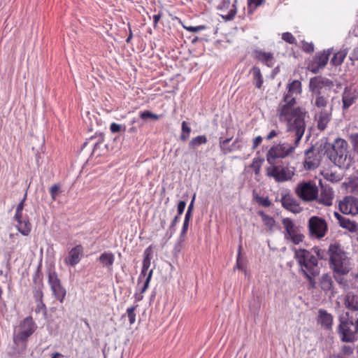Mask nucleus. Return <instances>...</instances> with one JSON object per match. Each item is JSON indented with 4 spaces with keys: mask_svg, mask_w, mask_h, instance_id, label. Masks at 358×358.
<instances>
[{
    "mask_svg": "<svg viewBox=\"0 0 358 358\" xmlns=\"http://www.w3.org/2000/svg\"><path fill=\"white\" fill-rule=\"evenodd\" d=\"M281 203L282 206L285 209L294 213H298L300 212L301 208L297 203V201L289 194L282 196Z\"/></svg>",
    "mask_w": 358,
    "mask_h": 358,
    "instance_id": "nucleus-20",
    "label": "nucleus"
},
{
    "mask_svg": "<svg viewBox=\"0 0 358 358\" xmlns=\"http://www.w3.org/2000/svg\"><path fill=\"white\" fill-rule=\"evenodd\" d=\"M180 221V217L179 215L175 216V217L173 219L171 225L169 229V231L170 233V237L172 236V235L175 233L176 231V227L178 224V223Z\"/></svg>",
    "mask_w": 358,
    "mask_h": 358,
    "instance_id": "nucleus-46",
    "label": "nucleus"
},
{
    "mask_svg": "<svg viewBox=\"0 0 358 358\" xmlns=\"http://www.w3.org/2000/svg\"><path fill=\"white\" fill-rule=\"evenodd\" d=\"M254 198L257 203L264 207H269L271 205V202L268 199V197H264L259 196L258 194H255Z\"/></svg>",
    "mask_w": 358,
    "mask_h": 358,
    "instance_id": "nucleus-40",
    "label": "nucleus"
},
{
    "mask_svg": "<svg viewBox=\"0 0 358 358\" xmlns=\"http://www.w3.org/2000/svg\"><path fill=\"white\" fill-rule=\"evenodd\" d=\"M317 96L315 99V106L319 108L325 109L329 103L328 97L324 96L320 94H316Z\"/></svg>",
    "mask_w": 358,
    "mask_h": 358,
    "instance_id": "nucleus-34",
    "label": "nucleus"
},
{
    "mask_svg": "<svg viewBox=\"0 0 358 358\" xmlns=\"http://www.w3.org/2000/svg\"><path fill=\"white\" fill-rule=\"evenodd\" d=\"M350 140L354 149L358 152V133L352 134L350 136Z\"/></svg>",
    "mask_w": 358,
    "mask_h": 358,
    "instance_id": "nucleus-52",
    "label": "nucleus"
},
{
    "mask_svg": "<svg viewBox=\"0 0 358 358\" xmlns=\"http://www.w3.org/2000/svg\"><path fill=\"white\" fill-rule=\"evenodd\" d=\"M251 72L252 73L253 75V81L256 87L259 89L261 88L264 80L261 73L260 69L259 67L254 66L252 69Z\"/></svg>",
    "mask_w": 358,
    "mask_h": 358,
    "instance_id": "nucleus-27",
    "label": "nucleus"
},
{
    "mask_svg": "<svg viewBox=\"0 0 358 358\" xmlns=\"http://www.w3.org/2000/svg\"><path fill=\"white\" fill-rule=\"evenodd\" d=\"M13 220L17 222L15 227L23 236H28L31 231V224L29 216L27 214H15Z\"/></svg>",
    "mask_w": 358,
    "mask_h": 358,
    "instance_id": "nucleus-14",
    "label": "nucleus"
},
{
    "mask_svg": "<svg viewBox=\"0 0 358 358\" xmlns=\"http://www.w3.org/2000/svg\"><path fill=\"white\" fill-rule=\"evenodd\" d=\"M288 92L286 94L282 101L279 103L277 113L278 117H280L281 110L283 107H286L289 109V113L292 119L296 117L301 112L304 113L302 115V118L305 120L307 115V111L305 108L301 107H296V98L293 96L295 94H299L301 92V83L298 80H294L290 83L288 86Z\"/></svg>",
    "mask_w": 358,
    "mask_h": 358,
    "instance_id": "nucleus-3",
    "label": "nucleus"
},
{
    "mask_svg": "<svg viewBox=\"0 0 358 358\" xmlns=\"http://www.w3.org/2000/svg\"><path fill=\"white\" fill-rule=\"evenodd\" d=\"M148 249H146L145 251V257H144L143 261L142 270L138 278V285L141 284V281L143 280L144 278L147 277L148 273L150 271H148V269L150 266V258L149 257V254L148 253Z\"/></svg>",
    "mask_w": 358,
    "mask_h": 358,
    "instance_id": "nucleus-22",
    "label": "nucleus"
},
{
    "mask_svg": "<svg viewBox=\"0 0 358 358\" xmlns=\"http://www.w3.org/2000/svg\"><path fill=\"white\" fill-rule=\"evenodd\" d=\"M207 143V138L204 135L198 136L195 138H193L189 143V149H195L201 145L206 144Z\"/></svg>",
    "mask_w": 358,
    "mask_h": 358,
    "instance_id": "nucleus-31",
    "label": "nucleus"
},
{
    "mask_svg": "<svg viewBox=\"0 0 358 358\" xmlns=\"http://www.w3.org/2000/svg\"><path fill=\"white\" fill-rule=\"evenodd\" d=\"M319 323L322 327L325 329H329L331 328L333 317L331 314L328 313L326 310L320 309L319 310Z\"/></svg>",
    "mask_w": 358,
    "mask_h": 358,
    "instance_id": "nucleus-21",
    "label": "nucleus"
},
{
    "mask_svg": "<svg viewBox=\"0 0 358 358\" xmlns=\"http://www.w3.org/2000/svg\"><path fill=\"white\" fill-rule=\"evenodd\" d=\"M265 0H248L249 6H254L255 8L262 4Z\"/></svg>",
    "mask_w": 358,
    "mask_h": 358,
    "instance_id": "nucleus-56",
    "label": "nucleus"
},
{
    "mask_svg": "<svg viewBox=\"0 0 358 358\" xmlns=\"http://www.w3.org/2000/svg\"><path fill=\"white\" fill-rule=\"evenodd\" d=\"M60 189H61V187H60L59 185H57V184H55V185H52L50 188V194L51 195V197H52V200H54V201L56 200L57 196L61 192Z\"/></svg>",
    "mask_w": 358,
    "mask_h": 358,
    "instance_id": "nucleus-43",
    "label": "nucleus"
},
{
    "mask_svg": "<svg viewBox=\"0 0 358 358\" xmlns=\"http://www.w3.org/2000/svg\"><path fill=\"white\" fill-rule=\"evenodd\" d=\"M137 307H138V305H135V306H130L127 309V317L129 318V324L131 325L134 324L136 322L135 310Z\"/></svg>",
    "mask_w": 358,
    "mask_h": 358,
    "instance_id": "nucleus-39",
    "label": "nucleus"
},
{
    "mask_svg": "<svg viewBox=\"0 0 358 358\" xmlns=\"http://www.w3.org/2000/svg\"><path fill=\"white\" fill-rule=\"evenodd\" d=\"M295 174V168L289 164H271L266 169V175L274 179L276 182H285L292 179Z\"/></svg>",
    "mask_w": 358,
    "mask_h": 358,
    "instance_id": "nucleus-6",
    "label": "nucleus"
},
{
    "mask_svg": "<svg viewBox=\"0 0 358 358\" xmlns=\"http://www.w3.org/2000/svg\"><path fill=\"white\" fill-rule=\"evenodd\" d=\"M324 154L335 165L341 167L348 157V142L341 138H337L332 143H325L324 145Z\"/></svg>",
    "mask_w": 358,
    "mask_h": 358,
    "instance_id": "nucleus-5",
    "label": "nucleus"
},
{
    "mask_svg": "<svg viewBox=\"0 0 358 358\" xmlns=\"http://www.w3.org/2000/svg\"><path fill=\"white\" fill-rule=\"evenodd\" d=\"M315 255L312 251L305 249H295L294 257L300 266V271L303 273L319 274L320 266L318 264V258L320 256V249L314 248L313 249Z\"/></svg>",
    "mask_w": 358,
    "mask_h": 358,
    "instance_id": "nucleus-4",
    "label": "nucleus"
},
{
    "mask_svg": "<svg viewBox=\"0 0 358 358\" xmlns=\"http://www.w3.org/2000/svg\"><path fill=\"white\" fill-rule=\"evenodd\" d=\"M152 275V270H150L146 278H144L141 282H143V286L139 289V292L143 294L148 288L150 282Z\"/></svg>",
    "mask_w": 358,
    "mask_h": 358,
    "instance_id": "nucleus-41",
    "label": "nucleus"
},
{
    "mask_svg": "<svg viewBox=\"0 0 358 358\" xmlns=\"http://www.w3.org/2000/svg\"><path fill=\"white\" fill-rule=\"evenodd\" d=\"M236 13V10L231 9L229 12V13L226 16H223V17L224 19H226L227 20H231L234 17Z\"/></svg>",
    "mask_w": 358,
    "mask_h": 358,
    "instance_id": "nucleus-57",
    "label": "nucleus"
},
{
    "mask_svg": "<svg viewBox=\"0 0 358 358\" xmlns=\"http://www.w3.org/2000/svg\"><path fill=\"white\" fill-rule=\"evenodd\" d=\"M231 141V138H227L223 141H220V145L222 149H223Z\"/></svg>",
    "mask_w": 358,
    "mask_h": 358,
    "instance_id": "nucleus-64",
    "label": "nucleus"
},
{
    "mask_svg": "<svg viewBox=\"0 0 358 358\" xmlns=\"http://www.w3.org/2000/svg\"><path fill=\"white\" fill-rule=\"evenodd\" d=\"M152 115V112L149 110H145L140 113V117L143 120H146L148 118H150Z\"/></svg>",
    "mask_w": 358,
    "mask_h": 358,
    "instance_id": "nucleus-58",
    "label": "nucleus"
},
{
    "mask_svg": "<svg viewBox=\"0 0 358 358\" xmlns=\"http://www.w3.org/2000/svg\"><path fill=\"white\" fill-rule=\"evenodd\" d=\"M339 209L345 215L358 214V199L350 196H345L343 201L339 202Z\"/></svg>",
    "mask_w": 358,
    "mask_h": 358,
    "instance_id": "nucleus-13",
    "label": "nucleus"
},
{
    "mask_svg": "<svg viewBox=\"0 0 358 358\" xmlns=\"http://www.w3.org/2000/svg\"><path fill=\"white\" fill-rule=\"evenodd\" d=\"M302 48L306 52L308 53H310L314 51V45L312 43L303 42Z\"/></svg>",
    "mask_w": 358,
    "mask_h": 358,
    "instance_id": "nucleus-51",
    "label": "nucleus"
},
{
    "mask_svg": "<svg viewBox=\"0 0 358 358\" xmlns=\"http://www.w3.org/2000/svg\"><path fill=\"white\" fill-rule=\"evenodd\" d=\"M264 162V159L262 157H255L253 159L250 168L253 170L255 176H258L260 174L261 167Z\"/></svg>",
    "mask_w": 358,
    "mask_h": 358,
    "instance_id": "nucleus-33",
    "label": "nucleus"
},
{
    "mask_svg": "<svg viewBox=\"0 0 358 358\" xmlns=\"http://www.w3.org/2000/svg\"><path fill=\"white\" fill-rule=\"evenodd\" d=\"M308 230L312 238H322L327 231L328 227L326 221L320 217L312 216L308 220Z\"/></svg>",
    "mask_w": 358,
    "mask_h": 358,
    "instance_id": "nucleus-10",
    "label": "nucleus"
},
{
    "mask_svg": "<svg viewBox=\"0 0 358 358\" xmlns=\"http://www.w3.org/2000/svg\"><path fill=\"white\" fill-rule=\"evenodd\" d=\"M345 304L346 308L351 310H358V296L348 293L345 296Z\"/></svg>",
    "mask_w": 358,
    "mask_h": 358,
    "instance_id": "nucleus-23",
    "label": "nucleus"
},
{
    "mask_svg": "<svg viewBox=\"0 0 358 358\" xmlns=\"http://www.w3.org/2000/svg\"><path fill=\"white\" fill-rule=\"evenodd\" d=\"M295 193L303 201H311L317 199L318 187L311 181L302 182L296 186Z\"/></svg>",
    "mask_w": 358,
    "mask_h": 358,
    "instance_id": "nucleus-8",
    "label": "nucleus"
},
{
    "mask_svg": "<svg viewBox=\"0 0 358 358\" xmlns=\"http://www.w3.org/2000/svg\"><path fill=\"white\" fill-rule=\"evenodd\" d=\"M255 57L268 67H273L275 60L273 54L271 52H264L261 50L254 51Z\"/></svg>",
    "mask_w": 358,
    "mask_h": 358,
    "instance_id": "nucleus-19",
    "label": "nucleus"
},
{
    "mask_svg": "<svg viewBox=\"0 0 358 358\" xmlns=\"http://www.w3.org/2000/svg\"><path fill=\"white\" fill-rule=\"evenodd\" d=\"M83 252V247L80 245L73 248L69 251L68 256L64 259L65 264L71 266H74L78 264L80 261Z\"/></svg>",
    "mask_w": 358,
    "mask_h": 358,
    "instance_id": "nucleus-17",
    "label": "nucleus"
},
{
    "mask_svg": "<svg viewBox=\"0 0 358 358\" xmlns=\"http://www.w3.org/2000/svg\"><path fill=\"white\" fill-rule=\"evenodd\" d=\"M332 106L329 110L322 109L318 114H316L315 117L317 121V127L319 130L323 131L327 128L328 123L331 117Z\"/></svg>",
    "mask_w": 358,
    "mask_h": 358,
    "instance_id": "nucleus-16",
    "label": "nucleus"
},
{
    "mask_svg": "<svg viewBox=\"0 0 358 358\" xmlns=\"http://www.w3.org/2000/svg\"><path fill=\"white\" fill-rule=\"evenodd\" d=\"M346 55L347 52H345V50L339 51L334 54V57L331 60V63L334 66H339L343 63Z\"/></svg>",
    "mask_w": 358,
    "mask_h": 358,
    "instance_id": "nucleus-35",
    "label": "nucleus"
},
{
    "mask_svg": "<svg viewBox=\"0 0 358 358\" xmlns=\"http://www.w3.org/2000/svg\"><path fill=\"white\" fill-rule=\"evenodd\" d=\"M99 259L103 266L110 268L114 263L115 257L113 253L105 252L100 255Z\"/></svg>",
    "mask_w": 358,
    "mask_h": 358,
    "instance_id": "nucleus-25",
    "label": "nucleus"
},
{
    "mask_svg": "<svg viewBox=\"0 0 358 358\" xmlns=\"http://www.w3.org/2000/svg\"><path fill=\"white\" fill-rule=\"evenodd\" d=\"M334 215L337 220L338 224L343 228L346 229L350 232H355L358 230L357 222L350 220L345 216L341 215L338 212H334Z\"/></svg>",
    "mask_w": 358,
    "mask_h": 358,
    "instance_id": "nucleus-18",
    "label": "nucleus"
},
{
    "mask_svg": "<svg viewBox=\"0 0 358 358\" xmlns=\"http://www.w3.org/2000/svg\"><path fill=\"white\" fill-rule=\"evenodd\" d=\"M339 333L341 340L344 342L351 343L358 338V319L353 322L352 320L347 318L341 319L339 325Z\"/></svg>",
    "mask_w": 358,
    "mask_h": 358,
    "instance_id": "nucleus-7",
    "label": "nucleus"
},
{
    "mask_svg": "<svg viewBox=\"0 0 358 358\" xmlns=\"http://www.w3.org/2000/svg\"><path fill=\"white\" fill-rule=\"evenodd\" d=\"M34 296L36 300H41L43 297V292L40 287H38V289L35 291Z\"/></svg>",
    "mask_w": 358,
    "mask_h": 358,
    "instance_id": "nucleus-59",
    "label": "nucleus"
},
{
    "mask_svg": "<svg viewBox=\"0 0 358 358\" xmlns=\"http://www.w3.org/2000/svg\"><path fill=\"white\" fill-rule=\"evenodd\" d=\"M334 87V83L329 79L321 76H315L310 80L309 88L314 94H320L324 87L331 89Z\"/></svg>",
    "mask_w": 358,
    "mask_h": 358,
    "instance_id": "nucleus-15",
    "label": "nucleus"
},
{
    "mask_svg": "<svg viewBox=\"0 0 358 358\" xmlns=\"http://www.w3.org/2000/svg\"><path fill=\"white\" fill-rule=\"evenodd\" d=\"M282 224L285 229V238L297 245L303 241L304 236L299 231V227L290 218H283Z\"/></svg>",
    "mask_w": 358,
    "mask_h": 358,
    "instance_id": "nucleus-9",
    "label": "nucleus"
},
{
    "mask_svg": "<svg viewBox=\"0 0 358 358\" xmlns=\"http://www.w3.org/2000/svg\"><path fill=\"white\" fill-rule=\"evenodd\" d=\"M186 206V202L184 201H180L178 203L177 210H178V215L179 217L183 213L184 210Z\"/></svg>",
    "mask_w": 358,
    "mask_h": 358,
    "instance_id": "nucleus-54",
    "label": "nucleus"
},
{
    "mask_svg": "<svg viewBox=\"0 0 358 358\" xmlns=\"http://www.w3.org/2000/svg\"><path fill=\"white\" fill-rule=\"evenodd\" d=\"M189 222H183L182 228L176 245V248H180L181 243L185 241V236L189 228Z\"/></svg>",
    "mask_w": 358,
    "mask_h": 358,
    "instance_id": "nucleus-37",
    "label": "nucleus"
},
{
    "mask_svg": "<svg viewBox=\"0 0 358 358\" xmlns=\"http://www.w3.org/2000/svg\"><path fill=\"white\" fill-rule=\"evenodd\" d=\"M318 274H310V273H305L303 275L307 278L309 285L310 287L313 288L315 287L316 282L314 279L315 276H317Z\"/></svg>",
    "mask_w": 358,
    "mask_h": 358,
    "instance_id": "nucleus-48",
    "label": "nucleus"
},
{
    "mask_svg": "<svg viewBox=\"0 0 358 358\" xmlns=\"http://www.w3.org/2000/svg\"><path fill=\"white\" fill-rule=\"evenodd\" d=\"M184 28L190 32L196 33L200 31L204 30L206 29V26H204V25H199V26H196V27L184 26Z\"/></svg>",
    "mask_w": 358,
    "mask_h": 358,
    "instance_id": "nucleus-47",
    "label": "nucleus"
},
{
    "mask_svg": "<svg viewBox=\"0 0 358 358\" xmlns=\"http://www.w3.org/2000/svg\"><path fill=\"white\" fill-rule=\"evenodd\" d=\"M36 326L31 317H26L20 324V331L15 336L14 340L25 341L35 331Z\"/></svg>",
    "mask_w": 358,
    "mask_h": 358,
    "instance_id": "nucleus-12",
    "label": "nucleus"
},
{
    "mask_svg": "<svg viewBox=\"0 0 358 358\" xmlns=\"http://www.w3.org/2000/svg\"><path fill=\"white\" fill-rule=\"evenodd\" d=\"M330 54L331 52L329 50L327 52L324 51V52L317 55L315 57L314 61H315L316 63L320 65V66L324 68L328 62Z\"/></svg>",
    "mask_w": 358,
    "mask_h": 358,
    "instance_id": "nucleus-30",
    "label": "nucleus"
},
{
    "mask_svg": "<svg viewBox=\"0 0 358 358\" xmlns=\"http://www.w3.org/2000/svg\"><path fill=\"white\" fill-rule=\"evenodd\" d=\"M278 135V132L275 130H272L268 133L266 136V140L270 141Z\"/></svg>",
    "mask_w": 358,
    "mask_h": 358,
    "instance_id": "nucleus-60",
    "label": "nucleus"
},
{
    "mask_svg": "<svg viewBox=\"0 0 358 358\" xmlns=\"http://www.w3.org/2000/svg\"><path fill=\"white\" fill-rule=\"evenodd\" d=\"M26 199H27V194H24L23 199L21 200V201L17 206L15 214L23 213V210H24V201H25Z\"/></svg>",
    "mask_w": 358,
    "mask_h": 358,
    "instance_id": "nucleus-49",
    "label": "nucleus"
},
{
    "mask_svg": "<svg viewBox=\"0 0 358 358\" xmlns=\"http://www.w3.org/2000/svg\"><path fill=\"white\" fill-rule=\"evenodd\" d=\"M262 142V136H258L255 137L253 139L252 149L255 150L261 144Z\"/></svg>",
    "mask_w": 358,
    "mask_h": 358,
    "instance_id": "nucleus-55",
    "label": "nucleus"
},
{
    "mask_svg": "<svg viewBox=\"0 0 358 358\" xmlns=\"http://www.w3.org/2000/svg\"><path fill=\"white\" fill-rule=\"evenodd\" d=\"M110 129L112 133H117L120 131H125L126 126L113 122L110 126Z\"/></svg>",
    "mask_w": 358,
    "mask_h": 358,
    "instance_id": "nucleus-44",
    "label": "nucleus"
},
{
    "mask_svg": "<svg viewBox=\"0 0 358 358\" xmlns=\"http://www.w3.org/2000/svg\"><path fill=\"white\" fill-rule=\"evenodd\" d=\"M61 282L57 273L55 271H50L48 273V284L51 290Z\"/></svg>",
    "mask_w": 358,
    "mask_h": 358,
    "instance_id": "nucleus-36",
    "label": "nucleus"
},
{
    "mask_svg": "<svg viewBox=\"0 0 358 358\" xmlns=\"http://www.w3.org/2000/svg\"><path fill=\"white\" fill-rule=\"evenodd\" d=\"M103 145V141H99V142L96 143L94 145L92 154L96 155V156H99L102 155V152L101 151H99V150L101 148V145Z\"/></svg>",
    "mask_w": 358,
    "mask_h": 358,
    "instance_id": "nucleus-50",
    "label": "nucleus"
},
{
    "mask_svg": "<svg viewBox=\"0 0 358 358\" xmlns=\"http://www.w3.org/2000/svg\"><path fill=\"white\" fill-rule=\"evenodd\" d=\"M54 296L59 300L61 303L63 302L66 291L60 282L57 286L52 289Z\"/></svg>",
    "mask_w": 358,
    "mask_h": 358,
    "instance_id": "nucleus-28",
    "label": "nucleus"
},
{
    "mask_svg": "<svg viewBox=\"0 0 358 358\" xmlns=\"http://www.w3.org/2000/svg\"><path fill=\"white\" fill-rule=\"evenodd\" d=\"M333 281L331 277L326 273L323 274L320 278V286L324 291H329L332 287Z\"/></svg>",
    "mask_w": 358,
    "mask_h": 358,
    "instance_id": "nucleus-29",
    "label": "nucleus"
},
{
    "mask_svg": "<svg viewBox=\"0 0 358 358\" xmlns=\"http://www.w3.org/2000/svg\"><path fill=\"white\" fill-rule=\"evenodd\" d=\"M41 265L39 264L36 271L35 272L34 276H33V281L36 285H38V286L43 285V278H42V273L41 271Z\"/></svg>",
    "mask_w": 358,
    "mask_h": 358,
    "instance_id": "nucleus-42",
    "label": "nucleus"
},
{
    "mask_svg": "<svg viewBox=\"0 0 358 358\" xmlns=\"http://www.w3.org/2000/svg\"><path fill=\"white\" fill-rule=\"evenodd\" d=\"M303 113H300L294 119L289 117V109L283 107L279 120L286 122V130L288 133L289 141L280 143L272 146L266 154V160L270 164L274 163L277 158H285L292 154L299 146L306 129V120L302 118Z\"/></svg>",
    "mask_w": 358,
    "mask_h": 358,
    "instance_id": "nucleus-1",
    "label": "nucleus"
},
{
    "mask_svg": "<svg viewBox=\"0 0 358 358\" xmlns=\"http://www.w3.org/2000/svg\"><path fill=\"white\" fill-rule=\"evenodd\" d=\"M322 153L318 148L311 146L305 151L304 166L306 169H314L320 163Z\"/></svg>",
    "mask_w": 358,
    "mask_h": 358,
    "instance_id": "nucleus-11",
    "label": "nucleus"
},
{
    "mask_svg": "<svg viewBox=\"0 0 358 358\" xmlns=\"http://www.w3.org/2000/svg\"><path fill=\"white\" fill-rule=\"evenodd\" d=\"M308 69L313 73H317L319 72L320 69L323 68L322 66H320V65L317 64L315 61H313L312 64L309 66Z\"/></svg>",
    "mask_w": 358,
    "mask_h": 358,
    "instance_id": "nucleus-53",
    "label": "nucleus"
},
{
    "mask_svg": "<svg viewBox=\"0 0 358 358\" xmlns=\"http://www.w3.org/2000/svg\"><path fill=\"white\" fill-rule=\"evenodd\" d=\"M318 199L320 203L331 206L332 204L333 192L331 189H323Z\"/></svg>",
    "mask_w": 358,
    "mask_h": 358,
    "instance_id": "nucleus-24",
    "label": "nucleus"
},
{
    "mask_svg": "<svg viewBox=\"0 0 358 358\" xmlns=\"http://www.w3.org/2000/svg\"><path fill=\"white\" fill-rule=\"evenodd\" d=\"M134 298H135V301L138 302L143 299V294L141 293L140 292H137L134 294Z\"/></svg>",
    "mask_w": 358,
    "mask_h": 358,
    "instance_id": "nucleus-61",
    "label": "nucleus"
},
{
    "mask_svg": "<svg viewBox=\"0 0 358 358\" xmlns=\"http://www.w3.org/2000/svg\"><path fill=\"white\" fill-rule=\"evenodd\" d=\"M181 129H182V134L180 135V139L182 141H185L189 138L192 129L190 128V127H189L187 122L183 121L182 122Z\"/></svg>",
    "mask_w": 358,
    "mask_h": 358,
    "instance_id": "nucleus-38",
    "label": "nucleus"
},
{
    "mask_svg": "<svg viewBox=\"0 0 358 358\" xmlns=\"http://www.w3.org/2000/svg\"><path fill=\"white\" fill-rule=\"evenodd\" d=\"M282 38L285 42L289 43V44H295L296 43V39L294 36L289 32H285L282 35Z\"/></svg>",
    "mask_w": 358,
    "mask_h": 358,
    "instance_id": "nucleus-45",
    "label": "nucleus"
},
{
    "mask_svg": "<svg viewBox=\"0 0 358 358\" xmlns=\"http://www.w3.org/2000/svg\"><path fill=\"white\" fill-rule=\"evenodd\" d=\"M329 266L333 271L334 278L339 284L345 282L344 275L351 270L350 259L338 243H332L329 246Z\"/></svg>",
    "mask_w": 358,
    "mask_h": 358,
    "instance_id": "nucleus-2",
    "label": "nucleus"
},
{
    "mask_svg": "<svg viewBox=\"0 0 358 358\" xmlns=\"http://www.w3.org/2000/svg\"><path fill=\"white\" fill-rule=\"evenodd\" d=\"M162 17V15L160 13H158V14H156V15H153V22H154V26L156 27L159 20H160V18Z\"/></svg>",
    "mask_w": 358,
    "mask_h": 358,
    "instance_id": "nucleus-62",
    "label": "nucleus"
},
{
    "mask_svg": "<svg viewBox=\"0 0 358 358\" xmlns=\"http://www.w3.org/2000/svg\"><path fill=\"white\" fill-rule=\"evenodd\" d=\"M195 196H196V195L194 194V196H193V198H192V201H191V202H190V203H189V205L188 206V208H187V211H189V212H192V210H193V208H194V200H195Z\"/></svg>",
    "mask_w": 358,
    "mask_h": 358,
    "instance_id": "nucleus-63",
    "label": "nucleus"
},
{
    "mask_svg": "<svg viewBox=\"0 0 358 358\" xmlns=\"http://www.w3.org/2000/svg\"><path fill=\"white\" fill-rule=\"evenodd\" d=\"M259 215L262 217L264 224L268 227L269 230H272L275 224V220L270 215L265 214L263 211H259Z\"/></svg>",
    "mask_w": 358,
    "mask_h": 358,
    "instance_id": "nucleus-32",
    "label": "nucleus"
},
{
    "mask_svg": "<svg viewBox=\"0 0 358 358\" xmlns=\"http://www.w3.org/2000/svg\"><path fill=\"white\" fill-rule=\"evenodd\" d=\"M355 96L349 90H345L343 94V108L346 110L351 106L355 101Z\"/></svg>",
    "mask_w": 358,
    "mask_h": 358,
    "instance_id": "nucleus-26",
    "label": "nucleus"
}]
</instances>
